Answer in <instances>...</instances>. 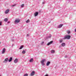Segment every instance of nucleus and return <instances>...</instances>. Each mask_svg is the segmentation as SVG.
I'll list each match as a JSON object with an SVG mask.
<instances>
[{"label":"nucleus","instance_id":"ddd939ff","mask_svg":"<svg viewBox=\"0 0 76 76\" xmlns=\"http://www.w3.org/2000/svg\"><path fill=\"white\" fill-rule=\"evenodd\" d=\"M50 61H48L47 63H46V66H48L49 65H50Z\"/></svg>","mask_w":76,"mask_h":76},{"label":"nucleus","instance_id":"423d86ee","mask_svg":"<svg viewBox=\"0 0 76 76\" xmlns=\"http://www.w3.org/2000/svg\"><path fill=\"white\" fill-rule=\"evenodd\" d=\"M35 75V72L34 71H32L30 74V76H34Z\"/></svg>","mask_w":76,"mask_h":76},{"label":"nucleus","instance_id":"412c9836","mask_svg":"<svg viewBox=\"0 0 76 76\" xmlns=\"http://www.w3.org/2000/svg\"><path fill=\"white\" fill-rule=\"evenodd\" d=\"M67 33L68 34H69L70 33V31H67Z\"/></svg>","mask_w":76,"mask_h":76},{"label":"nucleus","instance_id":"4be33fe9","mask_svg":"<svg viewBox=\"0 0 76 76\" xmlns=\"http://www.w3.org/2000/svg\"><path fill=\"white\" fill-rule=\"evenodd\" d=\"M23 6H24V4H22L20 6V7H23Z\"/></svg>","mask_w":76,"mask_h":76},{"label":"nucleus","instance_id":"f8f14e48","mask_svg":"<svg viewBox=\"0 0 76 76\" xmlns=\"http://www.w3.org/2000/svg\"><path fill=\"white\" fill-rule=\"evenodd\" d=\"M9 10H7L5 11V14H7V13H9Z\"/></svg>","mask_w":76,"mask_h":76},{"label":"nucleus","instance_id":"a211bd4d","mask_svg":"<svg viewBox=\"0 0 76 76\" xmlns=\"http://www.w3.org/2000/svg\"><path fill=\"white\" fill-rule=\"evenodd\" d=\"M23 47V46H20V48H19V49L20 50L21 49H22Z\"/></svg>","mask_w":76,"mask_h":76},{"label":"nucleus","instance_id":"f257e3e1","mask_svg":"<svg viewBox=\"0 0 76 76\" xmlns=\"http://www.w3.org/2000/svg\"><path fill=\"white\" fill-rule=\"evenodd\" d=\"M45 59H42V61H41L40 63L42 66H44V65H45V64H44V62H45Z\"/></svg>","mask_w":76,"mask_h":76},{"label":"nucleus","instance_id":"c85d7f7f","mask_svg":"<svg viewBox=\"0 0 76 76\" xmlns=\"http://www.w3.org/2000/svg\"><path fill=\"white\" fill-rule=\"evenodd\" d=\"M44 42H42L41 44H42V45L44 44Z\"/></svg>","mask_w":76,"mask_h":76},{"label":"nucleus","instance_id":"4468645a","mask_svg":"<svg viewBox=\"0 0 76 76\" xmlns=\"http://www.w3.org/2000/svg\"><path fill=\"white\" fill-rule=\"evenodd\" d=\"M7 20H8V19L7 18H4V22H7Z\"/></svg>","mask_w":76,"mask_h":76},{"label":"nucleus","instance_id":"f3484780","mask_svg":"<svg viewBox=\"0 0 76 76\" xmlns=\"http://www.w3.org/2000/svg\"><path fill=\"white\" fill-rule=\"evenodd\" d=\"M62 47H64L65 46V43H62L61 44Z\"/></svg>","mask_w":76,"mask_h":76},{"label":"nucleus","instance_id":"1a4fd4ad","mask_svg":"<svg viewBox=\"0 0 76 76\" xmlns=\"http://www.w3.org/2000/svg\"><path fill=\"white\" fill-rule=\"evenodd\" d=\"M38 15V12H35V13L34 14V16H37Z\"/></svg>","mask_w":76,"mask_h":76},{"label":"nucleus","instance_id":"dca6fc26","mask_svg":"<svg viewBox=\"0 0 76 76\" xmlns=\"http://www.w3.org/2000/svg\"><path fill=\"white\" fill-rule=\"evenodd\" d=\"M51 53H52L53 54L54 53H55V51L54 50H51Z\"/></svg>","mask_w":76,"mask_h":76},{"label":"nucleus","instance_id":"c756f323","mask_svg":"<svg viewBox=\"0 0 76 76\" xmlns=\"http://www.w3.org/2000/svg\"><path fill=\"white\" fill-rule=\"evenodd\" d=\"M1 25V22H0V26Z\"/></svg>","mask_w":76,"mask_h":76},{"label":"nucleus","instance_id":"473e14b6","mask_svg":"<svg viewBox=\"0 0 76 76\" xmlns=\"http://www.w3.org/2000/svg\"><path fill=\"white\" fill-rule=\"evenodd\" d=\"M75 31L76 32V28L75 29Z\"/></svg>","mask_w":76,"mask_h":76},{"label":"nucleus","instance_id":"6ab92c4d","mask_svg":"<svg viewBox=\"0 0 76 76\" xmlns=\"http://www.w3.org/2000/svg\"><path fill=\"white\" fill-rule=\"evenodd\" d=\"M62 41H63V40L62 39H60L59 40V42H60V43H61Z\"/></svg>","mask_w":76,"mask_h":76},{"label":"nucleus","instance_id":"c9c22d12","mask_svg":"<svg viewBox=\"0 0 76 76\" xmlns=\"http://www.w3.org/2000/svg\"><path fill=\"white\" fill-rule=\"evenodd\" d=\"M1 43V42H0V44Z\"/></svg>","mask_w":76,"mask_h":76},{"label":"nucleus","instance_id":"20e7f679","mask_svg":"<svg viewBox=\"0 0 76 76\" xmlns=\"http://www.w3.org/2000/svg\"><path fill=\"white\" fill-rule=\"evenodd\" d=\"M14 62L15 63H17L18 62V59L17 58H15L14 60Z\"/></svg>","mask_w":76,"mask_h":76},{"label":"nucleus","instance_id":"a878e982","mask_svg":"<svg viewBox=\"0 0 76 76\" xmlns=\"http://www.w3.org/2000/svg\"><path fill=\"white\" fill-rule=\"evenodd\" d=\"M28 75L27 74H24V76H28Z\"/></svg>","mask_w":76,"mask_h":76},{"label":"nucleus","instance_id":"5701e85b","mask_svg":"<svg viewBox=\"0 0 76 76\" xmlns=\"http://www.w3.org/2000/svg\"><path fill=\"white\" fill-rule=\"evenodd\" d=\"M22 53L23 54H25V50H23L22 52Z\"/></svg>","mask_w":76,"mask_h":76},{"label":"nucleus","instance_id":"39448f33","mask_svg":"<svg viewBox=\"0 0 76 76\" xmlns=\"http://www.w3.org/2000/svg\"><path fill=\"white\" fill-rule=\"evenodd\" d=\"M8 58H7L5 59L4 60V63H6L7 61H8Z\"/></svg>","mask_w":76,"mask_h":76},{"label":"nucleus","instance_id":"393cba45","mask_svg":"<svg viewBox=\"0 0 76 76\" xmlns=\"http://www.w3.org/2000/svg\"><path fill=\"white\" fill-rule=\"evenodd\" d=\"M51 35L50 34L49 35L48 38H51Z\"/></svg>","mask_w":76,"mask_h":76},{"label":"nucleus","instance_id":"9d476101","mask_svg":"<svg viewBox=\"0 0 76 76\" xmlns=\"http://www.w3.org/2000/svg\"><path fill=\"white\" fill-rule=\"evenodd\" d=\"M63 24L59 25L58 27V28H61L63 26Z\"/></svg>","mask_w":76,"mask_h":76},{"label":"nucleus","instance_id":"9b49d317","mask_svg":"<svg viewBox=\"0 0 76 76\" xmlns=\"http://www.w3.org/2000/svg\"><path fill=\"white\" fill-rule=\"evenodd\" d=\"M29 62L30 63H32V62H33L34 61V59L33 58H31L30 59V60L29 61Z\"/></svg>","mask_w":76,"mask_h":76},{"label":"nucleus","instance_id":"b1692460","mask_svg":"<svg viewBox=\"0 0 76 76\" xmlns=\"http://www.w3.org/2000/svg\"><path fill=\"white\" fill-rule=\"evenodd\" d=\"M16 4H14V5H12V7H14L15 6H16Z\"/></svg>","mask_w":76,"mask_h":76},{"label":"nucleus","instance_id":"aec40b11","mask_svg":"<svg viewBox=\"0 0 76 76\" xmlns=\"http://www.w3.org/2000/svg\"><path fill=\"white\" fill-rule=\"evenodd\" d=\"M30 22V20H28L26 21V23H29Z\"/></svg>","mask_w":76,"mask_h":76},{"label":"nucleus","instance_id":"2f4dec72","mask_svg":"<svg viewBox=\"0 0 76 76\" xmlns=\"http://www.w3.org/2000/svg\"><path fill=\"white\" fill-rule=\"evenodd\" d=\"M42 3L43 4H44V2H42Z\"/></svg>","mask_w":76,"mask_h":76},{"label":"nucleus","instance_id":"bb28decb","mask_svg":"<svg viewBox=\"0 0 76 76\" xmlns=\"http://www.w3.org/2000/svg\"><path fill=\"white\" fill-rule=\"evenodd\" d=\"M65 58H68V56L66 55L64 57Z\"/></svg>","mask_w":76,"mask_h":76},{"label":"nucleus","instance_id":"7ed1b4c3","mask_svg":"<svg viewBox=\"0 0 76 76\" xmlns=\"http://www.w3.org/2000/svg\"><path fill=\"white\" fill-rule=\"evenodd\" d=\"M20 19H16L15 21V23H19V22L20 21Z\"/></svg>","mask_w":76,"mask_h":76},{"label":"nucleus","instance_id":"7c9ffc66","mask_svg":"<svg viewBox=\"0 0 76 76\" xmlns=\"http://www.w3.org/2000/svg\"><path fill=\"white\" fill-rule=\"evenodd\" d=\"M27 37H29V35L28 34H27Z\"/></svg>","mask_w":76,"mask_h":76},{"label":"nucleus","instance_id":"cd10ccee","mask_svg":"<svg viewBox=\"0 0 76 76\" xmlns=\"http://www.w3.org/2000/svg\"><path fill=\"white\" fill-rule=\"evenodd\" d=\"M11 41H12V42L14 41V39H11Z\"/></svg>","mask_w":76,"mask_h":76},{"label":"nucleus","instance_id":"0eeeda50","mask_svg":"<svg viewBox=\"0 0 76 76\" xmlns=\"http://www.w3.org/2000/svg\"><path fill=\"white\" fill-rule=\"evenodd\" d=\"M53 42V41H51L50 42L48 43V44H47V45H50V44H51Z\"/></svg>","mask_w":76,"mask_h":76},{"label":"nucleus","instance_id":"f704fd0d","mask_svg":"<svg viewBox=\"0 0 76 76\" xmlns=\"http://www.w3.org/2000/svg\"><path fill=\"white\" fill-rule=\"evenodd\" d=\"M10 23V22H8V23Z\"/></svg>","mask_w":76,"mask_h":76},{"label":"nucleus","instance_id":"f03ea898","mask_svg":"<svg viewBox=\"0 0 76 76\" xmlns=\"http://www.w3.org/2000/svg\"><path fill=\"white\" fill-rule=\"evenodd\" d=\"M70 38V36L69 35H66L64 38V39H69Z\"/></svg>","mask_w":76,"mask_h":76},{"label":"nucleus","instance_id":"6e6552de","mask_svg":"<svg viewBox=\"0 0 76 76\" xmlns=\"http://www.w3.org/2000/svg\"><path fill=\"white\" fill-rule=\"evenodd\" d=\"M5 51H6V49L5 48L3 49L2 52V54H4V53H5Z\"/></svg>","mask_w":76,"mask_h":76},{"label":"nucleus","instance_id":"2eb2a0df","mask_svg":"<svg viewBox=\"0 0 76 76\" xmlns=\"http://www.w3.org/2000/svg\"><path fill=\"white\" fill-rule=\"evenodd\" d=\"M12 60V57L10 58V59L9 60V62H10V61H11Z\"/></svg>","mask_w":76,"mask_h":76},{"label":"nucleus","instance_id":"72a5a7b5","mask_svg":"<svg viewBox=\"0 0 76 76\" xmlns=\"http://www.w3.org/2000/svg\"><path fill=\"white\" fill-rule=\"evenodd\" d=\"M68 1H71V0H68Z\"/></svg>","mask_w":76,"mask_h":76}]
</instances>
